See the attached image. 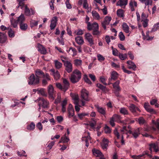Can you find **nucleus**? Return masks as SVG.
<instances>
[{"label": "nucleus", "mask_w": 159, "mask_h": 159, "mask_svg": "<svg viewBox=\"0 0 159 159\" xmlns=\"http://www.w3.org/2000/svg\"><path fill=\"white\" fill-rule=\"evenodd\" d=\"M81 77V72L77 69L73 71L70 78L71 82L75 83L78 82Z\"/></svg>", "instance_id": "f257e3e1"}, {"label": "nucleus", "mask_w": 159, "mask_h": 159, "mask_svg": "<svg viewBox=\"0 0 159 159\" xmlns=\"http://www.w3.org/2000/svg\"><path fill=\"white\" fill-rule=\"evenodd\" d=\"M87 29L89 30L93 29V34L94 35H97L99 33L98 31L99 26L97 23H94L92 24H91L90 22L88 23Z\"/></svg>", "instance_id": "f03ea898"}, {"label": "nucleus", "mask_w": 159, "mask_h": 159, "mask_svg": "<svg viewBox=\"0 0 159 159\" xmlns=\"http://www.w3.org/2000/svg\"><path fill=\"white\" fill-rule=\"evenodd\" d=\"M63 84L62 85L60 83H57L56 84V87L61 91L65 92L69 87V83L68 81L65 79H63Z\"/></svg>", "instance_id": "7ed1b4c3"}, {"label": "nucleus", "mask_w": 159, "mask_h": 159, "mask_svg": "<svg viewBox=\"0 0 159 159\" xmlns=\"http://www.w3.org/2000/svg\"><path fill=\"white\" fill-rule=\"evenodd\" d=\"M89 92L85 89H83L81 91V101L82 102L81 105L84 106L85 102V101H88L89 100L88 97Z\"/></svg>", "instance_id": "20e7f679"}, {"label": "nucleus", "mask_w": 159, "mask_h": 159, "mask_svg": "<svg viewBox=\"0 0 159 159\" xmlns=\"http://www.w3.org/2000/svg\"><path fill=\"white\" fill-rule=\"evenodd\" d=\"M28 79V82L29 85H37L39 83V79L34 74H31Z\"/></svg>", "instance_id": "39448f33"}, {"label": "nucleus", "mask_w": 159, "mask_h": 159, "mask_svg": "<svg viewBox=\"0 0 159 159\" xmlns=\"http://www.w3.org/2000/svg\"><path fill=\"white\" fill-rule=\"evenodd\" d=\"M37 100L39 102V106H41L44 108L49 107V102L47 100L41 98H39Z\"/></svg>", "instance_id": "423d86ee"}, {"label": "nucleus", "mask_w": 159, "mask_h": 159, "mask_svg": "<svg viewBox=\"0 0 159 159\" xmlns=\"http://www.w3.org/2000/svg\"><path fill=\"white\" fill-rule=\"evenodd\" d=\"M111 20V18L110 16H107L105 17L104 21L102 22V26L104 29H106V25L109 24Z\"/></svg>", "instance_id": "0eeeda50"}, {"label": "nucleus", "mask_w": 159, "mask_h": 159, "mask_svg": "<svg viewBox=\"0 0 159 159\" xmlns=\"http://www.w3.org/2000/svg\"><path fill=\"white\" fill-rule=\"evenodd\" d=\"M140 129L138 128L136 129L133 130V131L130 130H129V134H132L133 137L136 139L137 138L140 134Z\"/></svg>", "instance_id": "6e6552de"}, {"label": "nucleus", "mask_w": 159, "mask_h": 159, "mask_svg": "<svg viewBox=\"0 0 159 159\" xmlns=\"http://www.w3.org/2000/svg\"><path fill=\"white\" fill-rule=\"evenodd\" d=\"M149 149L151 152H152V149H153L154 151L156 152L159 151V149L157 143H150L149 144Z\"/></svg>", "instance_id": "1a4fd4ad"}, {"label": "nucleus", "mask_w": 159, "mask_h": 159, "mask_svg": "<svg viewBox=\"0 0 159 159\" xmlns=\"http://www.w3.org/2000/svg\"><path fill=\"white\" fill-rule=\"evenodd\" d=\"M50 71L51 72V75H52L54 77V79L56 80H57L60 77V75L58 71H55V70L53 69H51L50 70Z\"/></svg>", "instance_id": "9d476101"}, {"label": "nucleus", "mask_w": 159, "mask_h": 159, "mask_svg": "<svg viewBox=\"0 0 159 159\" xmlns=\"http://www.w3.org/2000/svg\"><path fill=\"white\" fill-rule=\"evenodd\" d=\"M64 66L66 67V70L67 72L70 73L72 70V65L70 62L66 61L65 62Z\"/></svg>", "instance_id": "9b49d317"}, {"label": "nucleus", "mask_w": 159, "mask_h": 159, "mask_svg": "<svg viewBox=\"0 0 159 159\" xmlns=\"http://www.w3.org/2000/svg\"><path fill=\"white\" fill-rule=\"evenodd\" d=\"M48 92L50 97L54 99L55 92L53 88L52 85H50L48 86Z\"/></svg>", "instance_id": "f8f14e48"}, {"label": "nucleus", "mask_w": 159, "mask_h": 159, "mask_svg": "<svg viewBox=\"0 0 159 159\" xmlns=\"http://www.w3.org/2000/svg\"><path fill=\"white\" fill-rule=\"evenodd\" d=\"M90 137L88 132L85 133V135L82 138V140L85 141L86 142V146L87 147L89 146V142L90 141Z\"/></svg>", "instance_id": "ddd939ff"}, {"label": "nucleus", "mask_w": 159, "mask_h": 159, "mask_svg": "<svg viewBox=\"0 0 159 159\" xmlns=\"http://www.w3.org/2000/svg\"><path fill=\"white\" fill-rule=\"evenodd\" d=\"M85 39L87 40L91 46L94 44L93 39V37L89 33H87L85 34Z\"/></svg>", "instance_id": "4468645a"}, {"label": "nucleus", "mask_w": 159, "mask_h": 159, "mask_svg": "<svg viewBox=\"0 0 159 159\" xmlns=\"http://www.w3.org/2000/svg\"><path fill=\"white\" fill-rule=\"evenodd\" d=\"M67 111L69 117L70 118L73 117L74 115V110L71 104L69 105Z\"/></svg>", "instance_id": "2eb2a0df"}, {"label": "nucleus", "mask_w": 159, "mask_h": 159, "mask_svg": "<svg viewBox=\"0 0 159 159\" xmlns=\"http://www.w3.org/2000/svg\"><path fill=\"white\" fill-rule=\"evenodd\" d=\"M57 21V18L55 16L53 17L51 21V23L50 25V27L51 30H53L56 27Z\"/></svg>", "instance_id": "dca6fc26"}, {"label": "nucleus", "mask_w": 159, "mask_h": 159, "mask_svg": "<svg viewBox=\"0 0 159 159\" xmlns=\"http://www.w3.org/2000/svg\"><path fill=\"white\" fill-rule=\"evenodd\" d=\"M117 75L118 74L116 72H112L111 73V78L108 79L109 83L108 84H111V82L112 80H116L117 79Z\"/></svg>", "instance_id": "f3484780"}, {"label": "nucleus", "mask_w": 159, "mask_h": 159, "mask_svg": "<svg viewBox=\"0 0 159 159\" xmlns=\"http://www.w3.org/2000/svg\"><path fill=\"white\" fill-rule=\"evenodd\" d=\"M108 143L109 141L107 139L105 138H103L101 145V147L103 150H106L107 149Z\"/></svg>", "instance_id": "a211bd4d"}, {"label": "nucleus", "mask_w": 159, "mask_h": 159, "mask_svg": "<svg viewBox=\"0 0 159 159\" xmlns=\"http://www.w3.org/2000/svg\"><path fill=\"white\" fill-rule=\"evenodd\" d=\"M130 8L132 11L135 10V8L137 6V3L134 0H131L129 3Z\"/></svg>", "instance_id": "6ab92c4d"}, {"label": "nucleus", "mask_w": 159, "mask_h": 159, "mask_svg": "<svg viewBox=\"0 0 159 159\" xmlns=\"http://www.w3.org/2000/svg\"><path fill=\"white\" fill-rule=\"evenodd\" d=\"M127 2L128 0H119L117 3V5L123 8H125L127 4Z\"/></svg>", "instance_id": "aec40b11"}, {"label": "nucleus", "mask_w": 159, "mask_h": 159, "mask_svg": "<svg viewBox=\"0 0 159 159\" xmlns=\"http://www.w3.org/2000/svg\"><path fill=\"white\" fill-rule=\"evenodd\" d=\"M129 108L130 111L133 113H135L137 111H140V109L133 104L130 105Z\"/></svg>", "instance_id": "412c9836"}, {"label": "nucleus", "mask_w": 159, "mask_h": 159, "mask_svg": "<svg viewBox=\"0 0 159 159\" xmlns=\"http://www.w3.org/2000/svg\"><path fill=\"white\" fill-rule=\"evenodd\" d=\"M7 40V37L6 34L0 32V43H4Z\"/></svg>", "instance_id": "4be33fe9"}, {"label": "nucleus", "mask_w": 159, "mask_h": 159, "mask_svg": "<svg viewBox=\"0 0 159 159\" xmlns=\"http://www.w3.org/2000/svg\"><path fill=\"white\" fill-rule=\"evenodd\" d=\"M38 50L41 53L43 54H46L47 53V51L45 48L41 44H38Z\"/></svg>", "instance_id": "5701e85b"}, {"label": "nucleus", "mask_w": 159, "mask_h": 159, "mask_svg": "<svg viewBox=\"0 0 159 159\" xmlns=\"http://www.w3.org/2000/svg\"><path fill=\"white\" fill-rule=\"evenodd\" d=\"M92 151L93 154L96 157H100L103 156L101 152L98 150L93 149Z\"/></svg>", "instance_id": "b1692460"}, {"label": "nucleus", "mask_w": 159, "mask_h": 159, "mask_svg": "<svg viewBox=\"0 0 159 159\" xmlns=\"http://www.w3.org/2000/svg\"><path fill=\"white\" fill-rule=\"evenodd\" d=\"M144 107L146 110L148 112L152 113L154 112V110L150 107L148 103H145L144 105Z\"/></svg>", "instance_id": "393cba45"}, {"label": "nucleus", "mask_w": 159, "mask_h": 159, "mask_svg": "<svg viewBox=\"0 0 159 159\" xmlns=\"http://www.w3.org/2000/svg\"><path fill=\"white\" fill-rule=\"evenodd\" d=\"M120 83V81L117 80L113 84V86L116 92H118L120 90V89L119 86Z\"/></svg>", "instance_id": "a878e982"}, {"label": "nucleus", "mask_w": 159, "mask_h": 159, "mask_svg": "<svg viewBox=\"0 0 159 159\" xmlns=\"http://www.w3.org/2000/svg\"><path fill=\"white\" fill-rule=\"evenodd\" d=\"M152 128L154 131H156L157 133H159V120H157L155 123L154 126Z\"/></svg>", "instance_id": "bb28decb"}, {"label": "nucleus", "mask_w": 159, "mask_h": 159, "mask_svg": "<svg viewBox=\"0 0 159 159\" xmlns=\"http://www.w3.org/2000/svg\"><path fill=\"white\" fill-rule=\"evenodd\" d=\"M35 75L39 78H43L44 77V74L43 72L40 70H37L35 71Z\"/></svg>", "instance_id": "cd10ccee"}, {"label": "nucleus", "mask_w": 159, "mask_h": 159, "mask_svg": "<svg viewBox=\"0 0 159 159\" xmlns=\"http://www.w3.org/2000/svg\"><path fill=\"white\" fill-rule=\"evenodd\" d=\"M112 117L115 121L118 122H120L122 123H123V121L121 120V117L120 116L117 114H114Z\"/></svg>", "instance_id": "c85d7f7f"}, {"label": "nucleus", "mask_w": 159, "mask_h": 159, "mask_svg": "<svg viewBox=\"0 0 159 159\" xmlns=\"http://www.w3.org/2000/svg\"><path fill=\"white\" fill-rule=\"evenodd\" d=\"M128 64V68L129 69H132L134 70H135L136 68V66L135 64L130 61H127Z\"/></svg>", "instance_id": "c756f323"}, {"label": "nucleus", "mask_w": 159, "mask_h": 159, "mask_svg": "<svg viewBox=\"0 0 159 159\" xmlns=\"http://www.w3.org/2000/svg\"><path fill=\"white\" fill-rule=\"evenodd\" d=\"M76 42L78 44L82 45L84 43V40L83 38L81 36H77L75 38Z\"/></svg>", "instance_id": "7c9ffc66"}, {"label": "nucleus", "mask_w": 159, "mask_h": 159, "mask_svg": "<svg viewBox=\"0 0 159 159\" xmlns=\"http://www.w3.org/2000/svg\"><path fill=\"white\" fill-rule=\"evenodd\" d=\"M95 107L97 109V111L99 113L102 115L105 114V110L102 107H99L98 105H95Z\"/></svg>", "instance_id": "2f4dec72"}, {"label": "nucleus", "mask_w": 159, "mask_h": 159, "mask_svg": "<svg viewBox=\"0 0 159 159\" xmlns=\"http://www.w3.org/2000/svg\"><path fill=\"white\" fill-rule=\"evenodd\" d=\"M97 86L104 92H106L108 91V90L105 86H103L100 84H97Z\"/></svg>", "instance_id": "473e14b6"}, {"label": "nucleus", "mask_w": 159, "mask_h": 159, "mask_svg": "<svg viewBox=\"0 0 159 159\" xmlns=\"http://www.w3.org/2000/svg\"><path fill=\"white\" fill-rule=\"evenodd\" d=\"M92 14L94 19L98 20L100 19V17L99 14L97 11H92Z\"/></svg>", "instance_id": "72a5a7b5"}, {"label": "nucleus", "mask_w": 159, "mask_h": 159, "mask_svg": "<svg viewBox=\"0 0 159 159\" xmlns=\"http://www.w3.org/2000/svg\"><path fill=\"white\" fill-rule=\"evenodd\" d=\"M25 19L24 16L22 14L18 17L17 21V23H20V24L21 23H24L23 22L25 20Z\"/></svg>", "instance_id": "f704fd0d"}, {"label": "nucleus", "mask_w": 159, "mask_h": 159, "mask_svg": "<svg viewBox=\"0 0 159 159\" xmlns=\"http://www.w3.org/2000/svg\"><path fill=\"white\" fill-rule=\"evenodd\" d=\"M122 26L124 31L126 33H128L129 32V27L126 23H123L122 25Z\"/></svg>", "instance_id": "c9c22d12"}, {"label": "nucleus", "mask_w": 159, "mask_h": 159, "mask_svg": "<svg viewBox=\"0 0 159 159\" xmlns=\"http://www.w3.org/2000/svg\"><path fill=\"white\" fill-rule=\"evenodd\" d=\"M74 64L77 66H80L82 64V61L79 59H76L74 60Z\"/></svg>", "instance_id": "e433bc0d"}, {"label": "nucleus", "mask_w": 159, "mask_h": 159, "mask_svg": "<svg viewBox=\"0 0 159 159\" xmlns=\"http://www.w3.org/2000/svg\"><path fill=\"white\" fill-rule=\"evenodd\" d=\"M68 52L70 54H72L73 56H75L76 54L77 51L75 48L70 47L69 49Z\"/></svg>", "instance_id": "4c0bfd02"}, {"label": "nucleus", "mask_w": 159, "mask_h": 159, "mask_svg": "<svg viewBox=\"0 0 159 159\" xmlns=\"http://www.w3.org/2000/svg\"><path fill=\"white\" fill-rule=\"evenodd\" d=\"M37 91L39 94H41L42 95L44 96H47V94L44 91L43 89H38Z\"/></svg>", "instance_id": "58836bf2"}, {"label": "nucleus", "mask_w": 159, "mask_h": 159, "mask_svg": "<svg viewBox=\"0 0 159 159\" xmlns=\"http://www.w3.org/2000/svg\"><path fill=\"white\" fill-rule=\"evenodd\" d=\"M28 28V25L26 23H21L20 24V28L22 30L25 31Z\"/></svg>", "instance_id": "ea45409f"}, {"label": "nucleus", "mask_w": 159, "mask_h": 159, "mask_svg": "<svg viewBox=\"0 0 159 159\" xmlns=\"http://www.w3.org/2000/svg\"><path fill=\"white\" fill-rule=\"evenodd\" d=\"M72 98L74 100V103L75 105H78L79 104V97L78 95H73Z\"/></svg>", "instance_id": "a19ab883"}, {"label": "nucleus", "mask_w": 159, "mask_h": 159, "mask_svg": "<svg viewBox=\"0 0 159 159\" xmlns=\"http://www.w3.org/2000/svg\"><path fill=\"white\" fill-rule=\"evenodd\" d=\"M55 66L56 68L57 69H59L62 66V64L60 62L58 61L57 60H55L54 61Z\"/></svg>", "instance_id": "79ce46f5"}, {"label": "nucleus", "mask_w": 159, "mask_h": 159, "mask_svg": "<svg viewBox=\"0 0 159 159\" xmlns=\"http://www.w3.org/2000/svg\"><path fill=\"white\" fill-rule=\"evenodd\" d=\"M35 126V124L33 122H31L27 126V129L30 130H32L34 129Z\"/></svg>", "instance_id": "37998d69"}, {"label": "nucleus", "mask_w": 159, "mask_h": 159, "mask_svg": "<svg viewBox=\"0 0 159 159\" xmlns=\"http://www.w3.org/2000/svg\"><path fill=\"white\" fill-rule=\"evenodd\" d=\"M25 13L26 16H29L31 15L30 11L27 5L25 6Z\"/></svg>", "instance_id": "c03bdc74"}, {"label": "nucleus", "mask_w": 159, "mask_h": 159, "mask_svg": "<svg viewBox=\"0 0 159 159\" xmlns=\"http://www.w3.org/2000/svg\"><path fill=\"white\" fill-rule=\"evenodd\" d=\"M117 15L120 17H123L124 15V11L123 10L121 9H119L117 10Z\"/></svg>", "instance_id": "a18cd8bd"}, {"label": "nucleus", "mask_w": 159, "mask_h": 159, "mask_svg": "<svg viewBox=\"0 0 159 159\" xmlns=\"http://www.w3.org/2000/svg\"><path fill=\"white\" fill-rule=\"evenodd\" d=\"M120 112L121 113L124 115H127L128 114V110L124 107L121 108L120 109Z\"/></svg>", "instance_id": "49530a36"}, {"label": "nucleus", "mask_w": 159, "mask_h": 159, "mask_svg": "<svg viewBox=\"0 0 159 159\" xmlns=\"http://www.w3.org/2000/svg\"><path fill=\"white\" fill-rule=\"evenodd\" d=\"M11 25L13 27L16 28L17 27V23H18L17 22V21H16L15 20H14L13 18H12L11 19Z\"/></svg>", "instance_id": "de8ad7c7"}, {"label": "nucleus", "mask_w": 159, "mask_h": 159, "mask_svg": "<svg viewBox=\"0 0 159 159\" xmlns=\"http://www.w3.org/2000/svg\"><path fill=\"white\" fill-rule=\"evenodd\" d=\"M25 0H17V1L18 2L19 5L17 8H19V7H21V8H22L25 5L24 2Z\"/></svg>", "instance_id": "09e8293b"}, {"label": "nucleus", "mask_w": 159, "mask_h": 159, "mask_svg": "<svg viewBox=\"0 0 159 159\" xmlns=\"http://www.w3.org/2000/svg\"><path fill=\"white\" fill-rule=\"evenodd\" d=\"M128 131L126 129V126H124L123 129H121L120 130L121 133L122 134V135L124 134H129Z\"/></svg>", "instance_id": "8fccbe9b"}, {"label": "nucleus", "mask_w": 159, "mask_h": 159, "mask_svg": "<svg viewBox=\"0 0 159 159\" xmlns=\"http://www.w3.org/2000/svg\"><path fill=\"white\" fill-rule=\"evenodd\" d=\"M159 28V23H157L153 26V27L152 28L151 32H155Z\"/></svg>", "instance_id": "3c124183"}, {"label": "nucleus", "mask_w": 159, "mask_h": 159, "mask_svg": "<svg viewBox=\"0 0 159 159\" xmlns=\"http://www.w3.org/2000/svg\"><path fill=\"white\" fill-rule=\"evenodd\" d=\"M120 58L121 60H124L126 59L127 57L126 54H123L119 53V55H118Z\"/></svg>", "instance_id": "603ef678"}, {"label": "nucleus", "mask_w": 159, "mask_h": 159, "mask_svg": "<svg viewBox=\"0 0 159 159\" xmlns=\"http://www.w3.org/2000/svg\"><path fill=\"white\" fill-rule=\"evenodd\" d=\"M138 122L140 125H142L145 123V120L143 118L141 117L138 119Z\"/></svg>", "instance_id": "864d4df0"}, {"label": "nucleus", "mask_w": 159, "mask_h": 159, "mask_svg": "<svg viewBox=\"0 0 159 159\" xmlns=\"http://www.w3.org/2000/svg\"><path fill=\"white\" fill-rule=\"evenodd\" d=\"M8 34L9 37L11 38L15 36L14 31L11 29L9 30L8 32Z\"/></svg>", "instance_id": "5fc2aeb1"}, {"label": "nucleus", "mask_w": 159, "mask_h": 159, "mask_svg": "<svg viewBox=\"0 0 159 159\" xmlns=\"http://www.w3.org/2000/svg\"><path fill=\"white\" fill-rule=\"evenodd\" d=\"M38 21H35L33 20L30 21V26L31 27L37 26L38 25Z\"/></svg>", "instance_id": "6e6d98bb"}, {"label": "nucleus", "mask_w": 159, "mask_h": 159, "mask_svg": "<svg viewBox=\"0 0 159 159\" xmlns=\"http://www.w3.org/2000/svg\"><path fill=\"white\" fill-rule=\"evenodd\" d=\"M88 115V113L84 112L78 114V116L79 118L81 120L85 116H87Z\"/></svg>", "instance_id": "4d7b16f0"}, {"label": "nucleus", "mask_w": 159, "mask_h": 159, "mask_svg": "<svg viewBox=\"0 0 159 159\" xmlns=\"http://www.w3.org/2000/svg\"><path fill=\"white\" fill-rule=\"evenodd\" d=\"M119 36L121 41H124L125 39V36L122 32H120L119 34Z\"/></svg>", "instance_id": "13d9d810"}, {"label": "nucleus", "mask_w": 159, "mask_h": 159, "mask_svg": "<svg viewBox=\"0 0 159 159\" xmlns=\"http://www.w3.org/2000/svg\"><path fill=\"white\" fill-rule=\"evenodd\" d=\"M141 21L143 22L142 24L144 27L145 28L148 26V19L141 20Z\"/></svg>", "instance_id": "bf43d9fd"}, {"label": "nucleus", "mask_w": 159, "mask_h": 159, "mask_svg": "<svg viewBox=\"0 0 159 159\" xmlns=\"http://www.w3.org/2000/svg\"><path fill=\"white\" fill-rule=\"evenodd\" d=\"M97 57L98 60L100 61H103L105 59V58L100 54H97Z\"/></svg>", "instance_id": "052dcab7"}, {"label": "nucleus", "mask_w": 159, "mask_h": 159, "mask_svg": "<svg viewBox=\"0 0 159 159\" xmlns=\"http://www.w3.org/2000/svg\"><path fill=\"white\" fill-rule=\"evenodd\" d=\"M61 141L63 143H67L69 141V139L68 138L65 136L64 137H61Z\"/></svg>", "instance_id": "680f3d73"}, {"label": "nucleus", "mask_w": 159, "mask_h": 159, "mask_svg": "<svg viewBox=\"0 0 159 159\" xmlns=\"http://www.w3.org/2000/svg\"><path fill=\"white\" fill-rule=\"evenodd\" d=\"M112 48L113 49L112 50V53L115 56H118L119 55V53L118 52V51L116 49H113V47H112Z\"/></svg>", "instance_id": "e2e57ef3"}, {"label": "nucleus", "mask_w": 159, "mask_h": 159, "mask_svg": "<svg viewBox=\"0 0 159 159\" xmlns=\"http://www.w3.org/2000/svg\"><path fill=\"white\" fill-rule=\"evenodd\" d=\"M104 131L107 134H109L111 131V129L107 126H106L105 127Z\"/></svg>", "instance_id": "0e129e2a"}, {"label": "nucleus", "mask_w": 159, "mask_h": 159, "mask_svg": "<svg viewBox=\"0 0 159 159\" xmlns=\"http://www.w3.org/2000/svg\"><path fill=\"white\" fill-rule=\"evenodd\" d=\"M144 155V154H143L137 156L136 155H133L132 156V157L133 158V159H141V157L143 156Z\"/></svg>", "instance_id": "69168bd1"}, {"label": "nucleus", "mask_w": 159, "mask_h": 159, "mask_svg": "<svg viewBox=\"0 0 159 159\" xmlns=\"http://www.w3.org/2000/svg\"><path fill=\"white\" fill-rule=\"evenodd\" d=\"M83 6L84 8L85 9H88L89 5L87 0H84Z\"/></svg>", "instance_id": "338daca9"}, {"label": "nucleus", "mask_w": 159, "mask_h": 159, "mask_svg": "<svg viewBox=\"0 0 159 159\" xmlns=\"http://www.w3.org/2000/svg\"><path fill=\"white\" fill-rule=\"evenodd\" d=\"M66 4L67 8L70 9L71 7V5L69 3V0H67L66 2Z\"/></svg>", "instance_id": "774afa93"}]
</instances>
